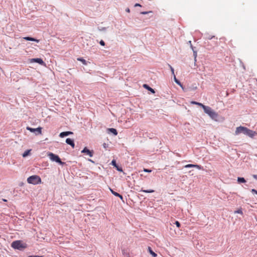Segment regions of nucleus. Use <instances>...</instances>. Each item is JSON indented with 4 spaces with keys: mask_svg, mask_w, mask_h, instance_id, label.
Wrapping results in <instances>:
<instances>
[{
    "mask_svg": "<svg viewBox=\"0 0 257 257\" xmlns=\"http://www.w3.org/2000/svg\"><path fill=\"white\" fill-rule=\"evenodd\" d=\"M111 192L115 196H117L118 195V193L114 191L113 190H112L111 189L109 188Z\"/></svg>",
    "mask_w": 257,
    "mask_h": 257,
    "instance_id": "23",
    "label": "nucleus"
},
{
    "mask_svg": "<svg viewBox=\"0 0 257 257\" xmlns=\"http://www.w3.org/2000/svg\"><path fill=\"white\" fill-rule=\"evenodd\" d=\"M89 161H90V162H93V161H92L91 160H90V159H89Z\"/></svg>",
    "mask_w": 257,
    "mask_h": 257,
    "instance_id": "41",
    "label": "nucleus"
},
{
    "mask_svg": "<svg viewBox=\"0 0 257 257\" xmlns=\"http://www.w3.org/2000/svg\"><path fill=\"white\" fill-rule=\"evenodd\" d=\"M196 168L199 170L201 169V166L194 164H188L185 166V168Z\"/></svg>",
    "mask_w": 257,
    "mask_h": 257,
    "instance_id": "11",
    "label": "nucleus"
},
{
    "mask_svg": "<svg viewBox=\"0 0 257 257\" xmlns=\"http://www.w3.org/2000/svg\"><path fill=\"white\" fill-rule=\"evenodd\" d=\"M151 12H141V14H142V15H146V14H147L149 13H151Z\"/></svg>",
    "mask_w": 257,
    "mask_h": 257,
    "instance_id": "31",
    "label": "nucleus"
},
{
    "mask_svg": "<svg viewBox=\"0 0 257 257\" xmlns=\"http://www.w3.org/2000/svg\"><path fill=\"white\" fill-rule=\"evenodd\" d=\"M48 156L49 157L50 159L52 161L56 162L60 164H63V163L61 161V159H60L59 156L52 153H49L48 154Z\"/></svg>",
    "mask_w": 257,
    "mask_h": 257,
    "instance_id": "4",
    "label": "nucleus"
},
{
    "mask_svg": "<svg viewBox=\"0 0 257 257\" xmlns=\"http://www.w3.org/2000/svg\"><path fill=\"white\" fill-rule=\"evenodd\" d=\"M247 127L240 126L237 127L236 128V130L235 132V135H238L241 133L246 135V132H247Z\"/></svg>",
    "mask_w": 257,
    "mask_h": 257,
    "instance_id": "5",
    "label": "nucleus"
},
{
    "mask_svg": "<svg viewBox=\"0 0 257 257\" xmlns=\"http://www.w3.org/2000/svg\"><path fill=\"white\" fill-rule=\"evenodd\" d=\"M26 129L32 133H35L36 135H38L42 134V127H39L36 128H33L29 126H27Z\"/></svg>",
    "mask_w": 257,
    "mask_h": 257,
    "instance_id": "6",
    "label": "nucleus"
},
{
    "mask_svg": "<svg viewBox=\"0 0 257 257\" xmlns=\"http://www.w3.org/2000/svg\"><path fill=\"white\" fill-rule=\"evenodd\" d=\"M27 182L29 184H38L41 183V179L37 175H33L28 178Z\"/></svg>",
    "mask_w": 257,
    "mask_h": 257,
    "instance_id": "3",
    "label": "nucleus"
},
{
    "mask_svg": "<svg viewBox=\"0 0 257 257\" xmlns=\"http://www.w3.org/2000/svg\"><path fill=\"white\" fill-rule=\"evenodd\" d=\"M77 60L78 61H80L82 62V63L83 64H84V65H86V64H87L86 63V61L85 59H83V58H78Z\"/></svg>",
    "mask_w": 257,
    "mask_h": 257,
    "instance_id": "22",
    "label": "nucleus"
},
{
    "mask_svg": "<svg viewBox=\"0 0 257 257\" xmlns=\"http://www.w3.org/2000/svg\"><path fill=\"white\" fill-rule=\"evenodd\" d=\"M148 250L150 254H151L153 257L157 256V254L152 250L150 247H148Z\"/></svg>",
    "mask_w": 257,
    "mask_h": 257,
    "instance_id": "17",
    "label": "nucleus"
},
{
    "mask_svg": "<svg viewBox=\"0 0 257 257\" xmlns=\"http://www.w3.org/2000/svg\"><path fill=\"white\" fill-rule=\"evenodd\" d=\"M246 136L252 138L254 137V136L256 134V133L254 131H253L252 130H250L248 128H247V132H246Z\"/></svg>",
    "mask_w": 257,
    "mask_h": 257,
    "instance_id": "9",
    "label": "nucleus"
},
{
    "mask_svg": "<svg viewBox=\"0 0 257 257\" xmlns=\"http://www.w3.org/2000/svg\"><path fill=\"white\" fill-rule=\"evenodd\" d=\"M66 143L70 145L72 148H74L75 144L74 143V141L70 138H67L66 140Z\"/></svg>",
    "mask_w": 257,
    "mask_h": 257,
    "instance_id": "12",
    "label": "nucleus"
},
{
    "mask_svg": "<svg viewBox=\"0 0 257 257\" xmlns=\"http://www.w3.org/2000/svg\"><path fill=\"white\" fill-rule=\"evenodd\" d=\"M169 67L171 69V71L172 72V73L173 75H174V68L170 65H169Z\"/></svg>",
    "mask_w": 257,
    "mask_h": 257,
    "instance_id": "24",
    "label": "nucleus"
},
{
    "mask_svg": "<svg viewBox=\"0 0 257 257\" xmlns=\"http://www.w3.org/2000/svg\"><path fill=\"white\" fill-rule=\"evenodd\" d=\"M126 11L127 12H130V9L128 8H127L126 10Z\"/></svg>",
    "mask_w": 257,
    "mask_h": 257,
    "instance_id": "40",
    "label": "nucleus"
},
{
    "mask_svg": "<svg viewBox=\"0 0 257 257\" xmlns=\"http://www.w3.org/2000/svg\"><path fill=\"white\" fill-rule=\"evenodd\" d=\"M191 103L199 105V106H201L203 109L204 106H206V105H204V104H202L201 103L196 102V101H191Z\"/></svg>",
    "mask_w": 257,
    "mask_h": 257,
    "instance_id": "16",
    "label": "nucleus"
},
{
    "mask_svg": "<svg viewBox=\"0 0 257 257\" xmlns=\"http://www.w3.org/2000/svg\"><path fill=\"white\" fill-rule=\"evenodd\" d=\"M73 133L72 132H62L60 134L59 137L60 138H63L64 137L67 136L69 135L72 134Z\"/></svg>",
    "mask_w": 257,
    "mask_h": 257,
    "instance_id": "13",
    "label": "nucleus"
},
{
    "mask_svg": "<svg viewBox=\"0 0 257 257\" xmlns=\"http://www.w3.org/2000/svg\"><path fill=\"white\" fill-rule=\"evenodd\" d=\"M237 182L239 183H245L246 182V180L244 179V178H242V177H238L237 178Z\"/></svg>",
    "mask_w": 257,
    "mask_h": 257,
    "instance_id": "19",
    "label": "nucleus"
},
{
    "mask_svg": "<svg viewBox=\"0 0 257 257\" xmlns=\"http://www.w3.org/2000/svg\"><path fill=\"white\" fill-rule=\"evenodd\" d=\"M111 164H112V165H113L114 167L116 168V169H117V171H119V172H122V168L118 166L116 163V161L114 160H113L112 161H111Z\"/></svg>",
    "mask_w": 257,
    "mask_h": 257,
    "instance_id": "10",
    "label": "nucleus"
},
{
    "mask_svg": "<svg viewBox=\"0 0 257 257\" xmlns=\"http://www.w3.org/2000/svg\"><path fill=\"white\" fill-rule=\"evenodd\" d=\"M144 171L148 173H150L152 172V170L148 169H144Z\"/></svg>",
    "mask_w": 257,
    "mask_h": 257,
    "instance_id": "28",
    "label": "nucleus"
},
{
    "mask_svg": "<svg viewBox=\"0 0 257 257\" xmlns=\"http://www.w3.org/2000/svg\"><path fill=\"white\" fill-rule=\"evenodd\" d=\"M143 86L144 88H146L148 90L150 91L152 93H155V90L151 87H149L147 84H144Z\"/></svg>",
    "mask_w": 257,
    "mask_h": 257,
    "instance_id": "15",
    "label": "nucleus"
},
{
    "mask_svg": "<svg viewBox=\"0 0 257 257\" xmlns=\"http://www.w3.org/2000/svg\"><path fill=\"white\" fill-rule=\"evenodd\" d=\"M28 257H42V256H38V255H29Z\"/></svg>",
    "mask_w": 257,
    "mask_h": 257,
    "instance_id": "35",
    "label": "nucleus"
},
{
    "mask_svg": "<svg viewBox=\"0 0 257 257\" xmlns=\"http://www.w3.org/2000/svg\"><path fill=\"white\" fill-rule=\"evenodd\" d=\"M81 153L86 154L88 155L90 157H92L93 155V151H90L86 147L84 148L83 149V150H82Z\"/></svg>",
    "mask_w": 257,
    "mask_h": 257,
    "instance_id": "7",
    "label": "nucleus"
},
{
    "mask_svg": "<svg viewBox=\"0 0 257 257\" xmlns=\"http://www.w3.org/2000/svg\"><path fill=\"white\" fill-rule=\"evenodd\" d=\"M108 130L110 132L112 133L114 135H115V136L117 135V131L116 130V129L113 128H109Z\"/></svg>",
    "mask_w": 257,
    "mask_h": 257,
    "instance_id": "18",
    "label": "nucleus"
},
{
    "mask_svg": "<svg viewBox=\"0 0 257 257\" xmlns=\"http://www.w3.org/2000/svg\"><path fill=\"white\" fill-rule=\"evenodd\" d=\"M11 246L15 249L22 250L27 247V244L22 240H16L12 242Z\"/></svg>",
    "mask_w": 257,
    "mask_h": 257,
    "instance_id": "2",
    "label": "nucleus"
},
{
    "mask_svg": "<svg viewBox=\"0 0 257 257\" xmlns=\"http://www.w3.org/2000/svg\"><path fill=\"white\" fill-rule=\"evenodd\" d=\"M189 44L190 45V47H191V48H192V49L193 50V46H192V44H191V41H189Z\"/></svg>",
    "mask_w": 257,
    "mask_h": 257,
    "instance_id": "34",
    "label": "nucleus"
},
{
    "mask_svg": "<svg viewBox=\"0 0 257 257\" xmlns=\"http://www.w3.org/2000/svg\"><path fill=\"white\" fill-rule=\"evenodd\" d=\"M138 6L141 7V6L139 4H136L135 5V7H138Z\"/></svg>",
    "mask_w": 257,
    "mask_h": 257,
    "instance_id": "39",
    "label": "nucleus"
},
{
    "mask_svg": "<svg viewBox=\"0 0 257 257\" xmlns=\"http://www.w3.org/2000/svg\"><path fill=\"white\" fill-rule=\"evenodd\" d=\"M30 62H32V63H33V62H36V63H38L41 64V65L44 64V61L41 58H33V59H30Z\"/></svg>",
    "mask_w": 257,
    "mask_h": 257,
    "instance_id": "8",
    "label": "nucleus"
},
{
    "mask_svg": "<svg viewBox=\"0 0 257 257\" xmlns=\"http://www.w3.org/2000/svg\"><path fill=\"white\" fill-rule=\"evenodd\" d=\"M99 44L100 45L103 46L105 45V42L103 40H101L99 42Z\"/></svg>",
    "mask_w": 257,
    "mask_h": 257,
    "instance_id": "27",
    "label": "nucleus"
},
{
    "mask_svg": "<svg viewBox=\"0 0 257 257\" xmlns=\"http://www.w3.org/2000/svg\"><path fill=\"white\" fill-rule=\"evenodd\" d=\"M177 84H178L179 85H180L183 89V86L180 81H179L178 83H177Z\"/></svg>",
    "mask_w": 257,
    "mask_h": 257,
    "instance_id": "36",
    "label": "nucleus"
},
{
    "mask_svg": "<svg viewBox=\"0 0 257 257\" xmlns=\"http://www.w3.org/2000/svg\"><path fill=\"white\" fill-rule=\"evenodd\" d=\"M175 224L176 225V226L178 227H180V226H181V224H180V222L179 221H175Z\"/></svg>",
    "mask_w": 257,
    "mask_h": 257,
    "instance_id": "26",
    "label": "nucleus"
},
{
    "mask_svg": "<svg viewBox=\"0 0 257 257\" xmlns=\"http://www.w3.org/2000/svg\"><path fill=\"white\" fill-rule=\"evenodd\" d=\"M174 80L175 81L176 83H178V82L179 81L176 77L175 75H174Z\"/></svg>",
    "mask_w": 257,
    "mask_h": 257,
    "instance_id": "29",
    "label": "nucleus"
},
{
    "mask_svg": "<svg viewBox=\"0 0 257 257\" xmlns=\"http://www.w3.org/2000/svg\"><path fill=\"white\" fill-rule=\"evenodd\" d=\"M251 191L252 193H254L256 194H257V191L256 190L252 189H251Z\"/></svg>",
    "mask_w": 257,
    "mask_h": 257,
    "instance_id": "32",
    "label": "nucleus"
},
{
    "mask_svg": "<svg viewBox=\"0 0 257 257\" xmlns=\"http://www.w3.org/2000/svg\"><path fill=\"white\" fill-rule=\"evenodd\" d=\"M30 150H27L23 154V157H27V156L29 155V153H30Z\"/></svg>",
    "mask_w": 257,
    "mask_h": 257,
    "instance_id": "21",
    "label": "nucleus"
},
{
    "mask_svg": "<svg viewBox=\"0 0 257 257\" xmlns=\"http://www.w3.org/2000/svg\"><path fill=\"white\" fill-rule=\"evenodd\" d=\"M252 177L253 178L257 180V175H252Z\"/></svg>",
    "mask_w": 257,
    "mask_h": 257,
    "instance_id": "37",
    "label": "nucleus"
},
{
    "mask_svg": "<svg viewBox=\"0 0 257 257\" xmlns=\"http://www.w3.org/2000/svg\"><path fill=\"white\" fill-rule=\"evenodd\" d=\"M140 191L145 192V193H153V192H154L155 191L152 189H150V190H143V189H142Z\"/></svg>",
    "mask_w": 257,
    "mask_h": 257,
    "instance_id": "20",
    "label": "nucleus"
},
{
    "mask_svg": "<svg viewBox=\"0 0 257 257\" xmlns=\"http://www.w3.org/2000/svg\"><path fill=\"white\" fill-rule=\"evenodd\" d=\"M234 213H239V214H242V210H240V209H238V210H236V211H234Z\"/></svg>",
    "mask_w": 257,
    "mask_h": 257,
    "instance_id": "25",
    "label": "nucleus"
},
{
    "mask_svg": "<svg viewBox=\"0 0 257 257\" xmlns=\"http://www.w3.org/2000/svg\"><path fill=\"white\" fill-rule=\"evenodd\" d=\"M203 110L204 112L207 114L212 119L217 120L218 114L210 107L208 106H204Z\"/></svg>",
    "mask_w": 257,
    "mask_h": 257,
    "instance_id": "1",
    "label": "nucleus"
},
{
    "mask_svg": "<svg viewBox=\"0 0 257 257\" xmlns=\"http://www.w3.org/2000/svg\"><path fill=\"white\" fill-rule=\"evenodd\" d=\"M106 28L105 27L102 28L100 30L105 31L106 30Z\"/></svg>",
    "mask_w": 257,
    "mask_h": 257,
    "instance_id": "38",
    "label": "nucleus"
},
{
    "mask_svg": "<svg viewBox=\"0 0 257 257\" xmlns=\"http://www.w3.org/2000/svg\"><path fill=\"white\" fill-rule=\"evenodd\" d=\"M23 39L26 40L27 41H35L37 43L39 42L40 40L38 39H36L34 38L30 37H25L23 38Z\"/></svg>",
    "mask_w": 257,
    "mask_h": 257,
    "instance_id": "14",
    "label": "nucleus"
},
{
    "mask_svg": "<svg viewBox=\"0 0 257 257\" xmlns=\"http://www.w3.org/2000/svg\"><path fill=\"white\" fill-rule=\"evenodd\" d=\"M117 197H119V198L121 200L123 199V197L122 195H121L120 194H119V193L118 194V195L117 196Z\"/></svg>",
    "mask_w": 257,
    "mask_h": 257,
    "instance_id": "33",
    "label": "nucleus"
},
{
    "mask_svg": "<svg viewBox=\"0 0 257 257\" xmlns=\"http://www.w3.org/2000/svg\"><path fill=\"white\" fill-rule=\"evenodd\" d=\"M193 55H194V56L195 57V60L196 61V56H197V52L193 50Z\"/></svg>",
    "mask_w": 257,
    "mask_h": 257,
    "instance_id": "30",
    "label": "nucleus"
}]
</instances>
